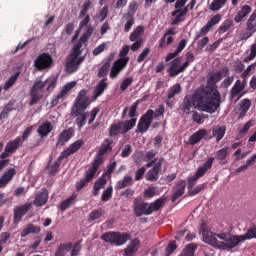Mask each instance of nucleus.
<instances>
[{"label": "nucleus", "instance_id": "42", "mask_svg": "<svg viewBox=\"0 0 256 256\" xmlns=\"http://www.w3.org/2000/svg\"><path fill=\"white\" fill-rule=\"evenodd\" d=\"M105 185H107V179L101 177L99 178L95 183H94V191H93V195L95 197H97V195H99V191H101V189H103L105 187Z\"/></svg>", "mask_w": 256, "mask_h": 256}, {"label": "nucleus", "instance_id": "63", "mask_svg": "<svg viewBox=\"0 0 256 256\" xmlns=\"http://www.w3.org/2000/svg\"><path fill=\"white\" fill-rule=\"evenodd\" d=\"M110 67L109 63L104 62L98 71V77H107Z\"/></svg>", "mask_w": 256, "mask_h": 256}, {"label": "nucleus", "instance_id": "1", "mask_svg": "<svg viewBox=\"0 0 256 256\" xmlns=\"http://www.w3.org/2000/svg\"><path fill=\"white\" fill-rule=\"evenodd\" d=\"M200 234H202L204 243L222 251H232L241 241L256 239V226L249 228L244 235H232L227 232L213 234L203 221L200 224Z\"/></svg>", "mask_w": 256, "mask_h": 256}, {"label": "nucleus", "instance_id": "9", "mask_svg": "<svg viewBox=\"0 0 256 256\" xmlns=\"http://www.w3.org/2000/svg\"><path fill=\"white\" fill-rule=\"evenodd\" d=\"M43 89H45V83L43 81L38 80L34 82L31 90H30V101L29 106L33 107L36 103H39L41 99H43Z\"/></svg>", "mask_w": 256, "mask_h": 256}, {"label": "nucleus", "instance_id": "36", "mask_svg": "<svg viewBox=\"0 0 256 256\" xmlns=\"http://www.w3.org/2000/svg\"><path fill=\"white\" fill-rule=\"evenodd\" d=\"M75 201H77V193H73L68 199L62 201L59 205L60 211H67L69 207L74 205Z\"/></svg>", "mask_w": 256, "mask_h": 256}, {"label": "nucleus", "instance_id": "6", "mask_svg": "<svg viewBox=\"0 0 256 256\" xmlns=\"http://www.w3.org/2000/svg\"><path fill=\"white\" fill-rule=\"evenodd\" d=\"M23 145L21 137H16L14 140H10L5 145L4 151L0 154V171H3V168L9 165L10 160L8 157H11L13 153H17V149Z\"/></svg>", "mask_w": 256, "mask_h": 256}, {"label": "nucleus", "instance_id": "23", "mask_svg": "<svg viewBox=\"0 0 256 256\" xmlns=\"http://www.w3.org/2000/svg\"><path fill=\"white\" fill-rule=\"evenodd\" d=\"M185 187H187V182H185V180H181L176 183L174 187V193L171 197L172 203H175L179 197H183V195H185Z\"/></svg>", "mask_w": 256, "mask_h": 256}, {"label": "nucleus", "instance_id": "56", "mask_svg": "<svg viewBox=\"0 0 256 256\" xmlns=\"http://www.w3.org/2000/svg\"><path fill=\"white\" fill-rule=\"evenodd\" d=\"M231 25H233V20H225L223 24L219 27L218 33L223 35V33H227L229 29H231Z\"/></svg>", "mask_w": 256, "mask_h": 256}, {"label": "nucleus", "instance_id": "14", "mask_svg": "<svg viewBox=\"0 0 256 256\" xmlns=\"http://www.w3.org/2000/svg\"><path fill=\"white\" fill-rule=\"evenodd\" d=\"M97 171H99V168H96L93 166V164H91V167L84 173L85 177L76 182V190L81 191L83 187H87V185H89V183L95 179Z\"/></svg>", "mask_w": 256, "mask_h": 256}, {"label": "nucleus", "instance_id": "47", "mask_svg": "<svg viewBox=\"0 0 256 256\" xmlns=\"http://www.w3.org/2000/svg\"><path fill=\"white\" fill-rule=\"evenodd\" d=\"M155 111L148 109L144 115L141 116L140 120H142L144 123H147L148 125H151L153 123Z\"/></svg>", "mask_w": 256, "mask_h": 256}, {"label": "nucleus", "instance_id": "17", "mask_svg": "<svg viewBox=\"0 0 256 256\" xmlns=\"http://www.w3.org/2000/svg\"><path fill=\"white\" fill-rule=\"evenodd\" d=\"M31 207H33V204L31 203H26L23 204L22 206H18L14 208L13 210V215H14V223H21V219L31 211Z\"/></svg>", "mask_w": 256, "mask_h": 256}, {"label": "nucleus", "instance_id": "18", "mask_svg": "<svg viewBox=\"0 0 256 256\" xmlns=\"http://www.w3.org/2000/svg\"><path fill=\"white\" fill-rule=\"evenodd\" d=\"M163 161H165V158H159L157 163L153 166L152 169H150L146 174V180L155 182L159 180V172L161 171V168L163 167Z\"/></svg>", "mask_w": 256, "mask_h": 256}, {"label": "nucleus", "instance_id": "4", "mask_svg": "<svg viewBox=\"0 0 256 256\" xmlns=\"http://www.w3.org/2000/svg\"><path fill=\"white\" fill-rule=\"evenodd\" d=\"M83 145H85V142H83V140H76L69 146V148L61 152L60 156L57 158V160L53 164H51V159H50L46 167V170L48 171V175L50 177H55V175L59 173V167H61V162L64 159H67V157H70V155H75V153H77V151H79V149H81Z\"/></svg>", "mask_w": 256, "mask_h": 256}, {"label": "nucleus", "instance_id": "24", "mask_svg": "<svg viewBox=\"0 0 256 256\" xmlns=\"http://www.w3.org/2000/svg\"><path fill=\"white\" fill-rule=\"evenodd\" d=\"M141 247V241L139 238H134L131 240L130 244L124 249V255L125 256H133L136 252L139 251V248Z\"/></svg>", "mask_w": 256, "mask_h": 256}, {"label": "nucleus", "instance_id": "12", "mask_svg": "<svg viewBox=\"0 0 256 256\" xmlns=\"http://www.w3.org/2000/svg\"><path fill=\"white\" fill-rule=\"evenodd\" d=\"M87 108L85 106H72L71 115L76 117L75 123L78 129H83L87 124Z\"/></svg>", "mask_w": 256, "mask_h": 256}, {"label": "nucleus", "instance_id": "34", "mask_svg": "<svg viewBox=\"0 0 256 256\" xmlns=\"http://www.w3.org/2000/svg\"><path fill=\"white\" fill-rule=\"evenodd\" d=\"M107 87H109V85L107 84V78H103L94 89V99L101 97V95L105 93Z\"/></svg>", "mask_w": 256, "mask_h": 256}, {"label": "nucleus", "instance_id": "45", "mask_svg": "<svg viewBox=\"0 0 256 256\" xmlns=\"http://www.w3.org/2000/svg\"><path fill=\"white\" fill-rule=\"evenodd\" d=\"M181 84L176 83L174 84L168 91L167 97L168 99H173V97H175V95H181Z\"/></svg>", "mask_w": 256, "mask_h": 256}, {"label": "nucleus", "instance_id": "39", "mask_svg": "<svg viewBox=\"0 0 256 256\" xmlns=\"http://www.w3.org/2000/svg\"><path fill=\"white\" fill-rule=\"evenodd\" d=\"M249 109H251V101L248 98H245L240 102V106H239L240 117H245Z\"/></svg>", "mask_w": 256, "mask_h": 256}, {"label": "nucleus", "instance_id": "26", "mask_svg": "<svg viewBox=\"0 0 256 256\" xmlns=\"http://www.w3.org/2000/svg\"><path fill=\"white\" fill-rule=\"evenodd\" d=\"M47 201H49V192L43 190L36 194L33 205H35V207H43V205H47Z\"/></svg>", "mask_w": 256, "mask_h": 256}, {"label": "nucleus", "instance_id": "58", "mask_svg": "<svg viewBox=\"0 0 256 256\" xmlns=\"http://www.w3.org/2000/svg\"><path fill=\"white\" fill-rule=\"evenodd\" d=\"M42 83H45V86L47 85L46 91H53V89L57 87V78L55 77L48 78Z\"/></svg>", "mask_w": 256, "mask_h": 256}, {"label": "nucleus", "instance_id": "3", "mask_svg": "<svg viewBox=\"0 0 256 256\" xmlns=\"http://www.w3.org/2000/svg\"><path fill=\"white\" fill-rule=\"evenodd\" d=\"M229 73V67H223L220 71L211 72L208 74L206 87L199 88L212 103L218 105V108L221 107V94L219 90H217V83H219L223 77H228Z\"/></svg>", "mask_w": 256, "mask_h": 256}, {"label": "nucleus", "instance_id": "8", "mask_svg": "<svg viewBox=\"0 0 256 256\" xmlns=\"http://www.w3.org/2000/svg\"><path fill=\"white\" fill-rule=\"evenodd\" d=\"M113 140L111 138H106L101 143L100 148L92 162V166L96 167V169H99L101 165H103V155H107L113 151Z\"/></svg>", "mask_w": 256, "mask_h": 256}, {"label": "nucleus", "instance_id": "40", "mask_svg": "<svg viewBox=\"0 0 256 256\" xmlns=\"http://www.w3.org/2000/svg\"><path fill=\"white\" fill-rule=\"evenodd\" d=\"M19 75H21V72H16L8 78V80L4 83L3 86L4 91H9V89H11L15 85V83H17Z\"/></svg>", "mask_w": 256, "mask_h": 256}, {"label": "nucleus", "instance_id": "54", "mask_svg": "<svg viewBox=\"0 0 256 256\" xmlns=\"http://www.w3.org/2000/svg\"><path fill=\"white\" fill-rule=\"evenodd\" d=\"M205 119H207V115L201 114L197 111L193 112L192 120L194 121V123H197L198 125H201V124L204 123Z\"/></svg>", "mask_w": 256, "mask_h": 256}, {"label": "nucleus", "instance_id": "27", "mask_svg": "<svg viewBox=\"0 0 256 256\" xmlns=\"http://www.w3.org/2000/svg\"><path fill=\"white\" fill-rule=\"evenodd\" d=\"M53 131V124L51 122L46 121L42 123L37 130V133L41 139H45V137H48L49 133Z\"/></svg>", "mask_w": 256, "mask_h": 256}, {"label": "nucleus", "instance_id": "7", "mask_svg": "<svg viewBox=\"0 0 256 256\" xmlns=\"http://www.w3.org/2000/svg\"><path fill=\"white\" fill-rule=\"evenodd\" d=\"M100 239L102 241H105V243H110L111 245H116L117 247H121V245H125V243L130 241L131 234L110 231L102 234Z\"/></svg>", "mask_w": 256, "mask_h": 256}, {"label": "nucleus", "instance_id": "46", "mask_svg": "<svg viewBox=\"0 0 256 256\" xmlns=\"http://www.w3.org/2000/svg\"><path fill=\"white\" fill-rule=\"evenodd\" d=\"M171 35H177V29L175 27L168 29L164 36L159 40V48L163 49V47H165V40L167 39V37L171 36Z\"/></svg>", "mask_w": 256, "mask_h": 256}, {"label": "nucleus", "instance_id": "13", "mask_svg": "<svg viewBox=\"0 0 256 256\" xmlns=\"http://www.w3.org/2000/svg\"><path fill=\"white\" fill-rule=\"evenodd\" d=\"M256 33V9L249 16L246 21V31L240 34V41H247L250 37H253Z\"/></svg>", "mask_w": 256, "mask_h": 256}, {"label": "nucleus", "instance_id": "53", "mask_svg": "<svg viewBox=\"0 0 256 256\" xmlns=\"http://www.w3.org/2000/svg\"><path fill=\"white\" fill-rule=\"evenodd\" d=\"M227 155H229V147L225 146L216 152V159L218 161H225V159H227Z\"/></svg>", "mask_w": 256, "mask_h": 256}, {"label": "nucleus", "instance_id": "62", "mask_svg": "<svg viewBox=\"0 0 256 256\" xmlns=\"http://www.w3.org/2000/svg\"><path fill=\"white\" fill-rule=\"evenodd\" d=\"M256 56V43L252 44L250 47V54L244 58V63H249L250 61H253Z\"/></svg>", "mask_w": 256, "mask_h": 256}, {"label": "nucleus", "instance_id": "35", "mask_svg": "<svg viewBox=\"0 0 256 256\" xmlns=\"http://www.w3.org/2000/svg\"><path fill=\"white\" fill-rule=\"evenodd\" d=\"M133 185V177L132 176H124L122 180H119L116 185V191H121V189H125L126 187H131Z\"/></svg>", "mask_w": 256, "mask_h": 256}, {"label": "nucleus", "instance_id": "15", "mask_svg": "<svg viewBox=\"0 0 256 256\" xmlns=\"http://www.w3.org/2000/svg\"><path fill=\"white\" fill-rule=\"evenodd\" d=\"M133 212L135 217H143V215H151L149 203L142 199L136 198L133 202Z\"/></svg>", "mask_w": 256, "mask_h": 256}, {"label": "nucleus", "instance_id": "5", "mask_svg": "<svg viewBox=\"0 0 256 256\" xmlns=\"http://www.w3.org/2000/svg\"><path fill=\"white\" fill-rule=\"evenodd\" d=\"M135 125H137L136 119L113 123L108 129V137L115 139V137H119V135H127L129 131L135 128Z\"/></svg>", "mask_w": 256, "mask_h": 256}, {"label": "nucleus", "instance_id": "37", "mask_svg": "<svg viewBox=\"0 0 256 256\" xmlns=\"http://www.w3.org/2000/svg\"><path fill=\"white\" fill-rule=\"evenodd\" d=\"M71 247H73V243L68 242V243H61L56 252H55V256H65L67 255L68 251H71Z\"/></svg>", "mask_w": 256, "mask_h": 256}, {"label": "nucleus", "instance_id": "2", "mask_svg": "<svg viewBox=\"0 0 256 256\" xmlns=\"http://www.w3.org/2000/svg\"><path fill=\"white\" fill-rule=\"evenodd\" d=\"M179 109L186 115L193 113L191 109H197L198 111H204L212 115V113H215L219 109V104L212 102L203 90L198 88L193 94H187L184 97Z\"/></svg>", "mask_w": 256, "mask_h": 256}, {"label": "nucleus", "instance_id": "30", "mask_svg": "<svg viewBox=\"0 0 256 256\" xmlns=\"http://www.w3.org/2000/svg\"><path fill=\"white\" fill-rule=\"evenodd\" d=\"M252 9L251 6L245 4L244 6L241 7L240 11H238L234 17L235 23H241L243 19H246V17L249 16L251 13Z\"/></svg>", "mask_w": 256, "mask_h": 256}, {"label": "nucleus", "instance_id": "20", "mask_svg": "<svg viewBox=\"0 0 256 256\" xmlns=\"http://www.w3.org/2000/svg\"><path fill=\"white\" fill-rule=\"evenodd\" d=\"M181 58H175L170 62V67L167 69V73H169L170 77H177L180 73H183L185 71V68H183V65H181Z\"/></svg>", "mask_w": 256, "mask_h": 256}, {"label": "nucleus", "instance_id": "41", "mask_svg": "<svg viewBox=\"0 0 256 256\" xmlns=\"http://www.w3.org/2000/svg\"><path fill=\"white\" fill-rule=\"evenodd\" d=\"M143 33H145V27L143 26L136 27L129 36L130 41L135 42L141 39V37L143 36Z\"/></svg>", "mask_w": 256, "mask_h": 256}, {"label": "nucleus", "instance_id": "32", "mask_svg": "<svg viewBox=\"0 0 256 256\" xmlns=\"http://www.w3.org/2000/svg\"><path fill=\"white\" fill-rule=\"evenodd\" d=\"M187 13H189L187 11V8L176 9L175 11H173L172 17H175V18L171 21V25H179V23L184 21L183 17H185V15H187Z\"/></svg>", "mask_w": 256, "mask_h": 256}, {"label": "nucleus", "instance_id": "43", "mask_svg": "<svg viewBox=\"0 0 256 256\" xmlns=\"http://www.w3.org/2000/svg\"><path fill=\"white\" fill-rule=\"evenodd\" d=\"M197 247H199V245L195 243L187 244L180 256H195V251H197Z\"/></svg>", "mask_w": 256, "mask_h": 256}, {"label": "nucleus", "instance_id": "25", "mask_svg": "<svg viewBox=\"0 0 256 256\" xmlns=\"http://www.w3.org/2000/svg\"><path fill=\"white\" fill-rule=\"evenodd\" d=\"M213 161H215V157H210L206 160V162L203 164V166H200L196 173L194 174L198 179H201V177L205 176V173L213 167Z\"/></svg>", "mask_w": 256, "mask_h": 256}, {"label": "nucleus", "instance_id": "22", "mask_svg": "<svg viewBox=\"0 0 256 256\" xmlns=\"http://www.w3.org/2000/svg\"><path fill=\"white\" fill-rule=\"evenodd\" d=\"M90 105L89 97H87V90L82 89L79 93L77 98L75 99L74 105L72 107H84L88 108Z\"/></svg>", "mask_w": 256, "mask_h": 256}, {"label": "nucleus", "instance_id": "33", "mask_svg": "<svg viewBox=\"0 0 256 256\" xmlns=\"http://www.w3.org/2000/svg\"><path fill=\"white\" fill-rule=\"evenodd\" d=\"M206 136L207 130L200 129L190 136L189 143L190 145H197V143H200L201 140L204 139Z\"/></svg>", "mask_w": 256, "mask_h": 256}, {"label": "nucleus", "instance_id": "44", "mask_svg": "<svg viewBox=\"0 0 256 256\" xmlns=\"http://www.w3.org/2000/svg\"><path fill=\"white\" fill-rule=\"evenodd\" d=\"M83 41L79 40L76 44H74L73 49L71 51V53L69 54V56L72 57H81V53H83Z\"/></svg>", "mask_w": 256, "mask_h": 256}, {"label": "nucleus", "instance_id": "31", "mask_svg": "<svg viewBox=\"0 0 256 256\" xmlns=\"http://www.w3.org/2000/svg\"><path fill=\"white\" fill-rule=\"evenodd\" d=\"M38 233H41V227L35 225V224H27L26 227L21 231L20 237L25 238L27 235H38Z\"/></svg>", "mask_w": 256, "mask_h": 256}, {"label": "nucleus", "instance_id": "28", "mask_svg": "<svg viewBox=\"0 0 256 256\" xmlns=\"http://www.w3.org/2000/svg\"><path fill=\"white\" fill-rule=\"evenodd\" d=\"M221 21V14L213 16L204 27L201 28L202 35H207L211 31L212 27H215Z\"/></svg>", "mask_w": 256, "mask_h": 256}, {"label": "nucleus", "instance_id": "29", "mask_svg": "<svg viewBox=\"0 0 256 256\" xmlns=\"http://www.w3.org/2000/svg\"><path fill=\"white\" fill-rule=\"evenodd\" d=\"M246 85H247L246 80H244L243 82H241V80H237L234 86L230 90L231 98L233 99L237 97V95L243 93V91H245Z\"/></svg>", "mask_w": 256, "mask_h": 256}, {"label": "nucleus", "instance_id": "16", "mask_svg": "<svg viewBox=\"0 0 256 256\" xmlns=\"http://www.w3.org/2000/svg\"><path fill=\"white\" fill-rule=\"evenodd\" d=\"M76 85H77L76 82H69L66 85H64L60 93H58L56 96L53 97L51 101V104L53 105V107H55L56 105H59V103H61V101H63V99L67 97V93H69V91H71V89H73V87H75Z\"/></svg>", "mask_w": 256, "mask_h": 256}, {"label": "nucleus", "instance_id": "50", "mask_svg": "<svg viewBox=\"0 0 256 256\" xmlns=\"http://www.w3.org/2000/svg\"><path fill=\"white\" fill-rule=\"evenodd\" d=\"M227 3V0H213L210 4V11H219V9H222V7H225V4Z\"/></svg>", "mask_w": 256, "mask_h": 256}, {"label": "nucleus", "instance_id": "57", "mask_svg": "<svg viewBox=\"0 0 256 256\" xmlns=\"http://www.w3.org/2000/svg\"><path fill=\"white\" fill-rule=\"evenodd\" d=\"M139 107V100L134 102L129 108V117L135 119L137 122V109Z\"/></svg>", "mask_w": 256, "mask_h": 256}, {"label": "nucleus", "instance_id": "59", "mask_svg": "<svg viewBox=\"0 0 256 256\" xmlns=\"http://www.w3.org/2000/svg\"><path fill=\"white\" fill-rule=\"evenodd\" d=\"M93 35V26L89 25L87 26L85 32L80 37V40H82L84 43H87L89 41V38Z\"/></svg>", "mask_w": 256, "mask_h": 256}, {"label": "nucleus", "instance_id": "21", "mask_svg": "<svg viewBox=\"0 0 256 256\" xmlns=\"http://www.w3.org/2000/svg\"><path fill=\"white\" fill-rule=\"evenodd\" d=\"M73 128L63 130L57 137L56 147H63L74 135Z\"/></svg>", "mask_w": 256, "mask_h": 256}, {"label": "nucleus", "instance_id": "51", "mask_svg": "<svg viewBox=\"0 0 256 256\" xmlns=\"http://www.w3.org/2000/svg\"><path fill=\"white\" fill-rule=\"evenodd\" d=\"M212 135L213 137H216V141L219 143V141L225 137V127L214 128L212 130Z\"/></svg>", "mask_w": 256, "mask_h": 256}, {"label": "nucleus", "instance_id": "64", "mask_svg": "<svg viewBox=\"0 0 256 256\" xmlns=\"http://www.w3.org/2000/svg\"><path fill=\"white\" fill-rule=\"evenodd\" d=\"M81 253V242H76L70 249V256H79Z\"/></svg>", "mask_w": 256, "mask_h": 256}, {"label": "nucleus", "instance_id": "52", "mask_svg": "<svg viewBox=\"0 0 256 256\" xmlns=\"http://www.w3.org/2000/svg\"><path fill=\"white\" fill-rule=\"evenodd\" d=\"M139 9V4L137 1H132L128 6V12L125 14V17H133L137 10Z\"/></svg>", "mask_w": 256, "mask_h": 256}, {"label": "nucleus", "instance_id": "11", "mask_svg": "<svg viewBox=\"0 0 256 256\" xmlns=\"http://www.w3.org/2000/svg\"><path fill=\"white\" fill-rule=\"evenodd\" d=\"M34 67L38 71H45V69H51V67H53V56L46 52L41 53L35 59Z\"/></svg>", "mask_w": 256, "mask_h": 256}, {"label": "nucleus", "instance_id": "55", "mask_svg": "<svg viewBox=\"0 0 256 256\" xmlns=\"http://www.w3.org/2000/svg\"><path fill=\"white\" fill-rule=\"evenodd\" d=\"M149 127H151V125H149L147 122H143V120L140 119L137 125L136 133H147V131H149Z\"/></svg>", "mask_w": 256, "mask_h": 256}, {"label": "nucleus", "instance_id": "10", "mask_svg": "<svg viewBox=\"0 0 256 256\" xmlns=\"http://www.w3.org/2000/svg\"><path fill=\"white\" fill-rule=\"evenodd\" d=\"M85 62V56H67L65 62V71L72 75V73H77L78 69H81V64Z\"/></svg>", "mask_w": 256, "mask_h": 256}, {"label": "nucleus", "instance_id": "49", "mask_svg": "<svg viewBox=\"0 0 256 256\" xmlns=\"http://www.w3.org/2000/svg\"><path fill=\"white\" fill-rule=\"evenodd\" d=\"M105 215V211L101 208L97 210H93L88 217V221H97V219H101Z\"/></svg>", "mask_w": 256, "mask_h": 256}, {"label": "nucleus", "instance_id": "60", "mask_svg": "<svg viewBox=\"0 0 256 256\" xmlns=\"http://www.w3.org/2000/svg\"><path fill=\"white\" fill-rule=\"evenodd\" d=\"M111 197H113V186H109L103 191L101 201H109Z\"/></svg>", "mask_w": 256, "mask_h": 256}, {"label": "nucleus", "instance_id": "19", "mask_svg": "<svg viewBox=\"0 0 256 256\" xmlns=\"http://www.w3.org/2000/svg\"><path fill=\"white\" fill-rule=\"evenodd\" d=\"M15 175H17V170L15 168H8L0 177V189H5L11 181L15 178Z\"/></svg>", "mask_w": 256, "mask_h": 256}, {"label": "nucleus", "instance_id": "61", "mask_svg": "<svg viewBox=\"0 0 256 256\" xmlns=\"http://www.w3.org/2000/svg\"><path fill=\"white\" fill-rule=\"evenodd\" d=\"M133 77H128V78H125L121 84H120V90L121 91H127V88L131 87V85H133Z\"/></svg>", "mask_w": 256, "mask_h": 256}, {"label": "nucleus", "instance_id": "48", "mask_svg": "<svg viewBox=\"0 0 256 256\" xmlns=\"http://www.w3.org/2000/svg\"><path fill=\"white\" fill-rule=\"evenodd\" d=\"M128 63H129V58H119L113 63L112 66H114L119 71H123V69L127 67Z\"/></svg>", "mask_w": 256, "mask_h": 256}, {"label": "nucleus", "instance_id": "38", "mask_svg": "<svg viewBox=\"0 0 256 256\" xmlns=\"http://www.w3.org/2000/svg\"><path fill=\"white\" fill-rule=\"evenodd\" d=\"M165 206V198H158L155 202H152L148 204L149 211L152 213H155V211H159L160 209H163Z\"/></svg>", "mask_w": 256, "mask_h": 256}]
</instances>
